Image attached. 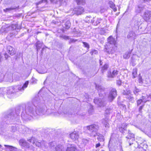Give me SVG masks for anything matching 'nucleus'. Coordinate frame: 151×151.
Segmentation results:
<instances>
[{
  "label": "nucleus",
  "instance_id": "1",
  "mask_svg": "<svg viewBox=\"0 0 151 151\" xmlns=\"http://www.w3.org/2000/svg\"><path fill=\"white\" fill-rule=\"evenodd\" d=\"M33 104H28L26 106L25 110H24L25 106H17L16 109V113L12 110L9 111L4 114L3 120L7 121L6 123L14 122L18 119L20 113V109H22L21 114L22 117L23 119H30V117H33L37 115L45 114L47 111V108L45 105L40 103V99L38 98H35L33 101Z\"/></svg>",
  "mask_w": 151,
  "mask_h": 151
},
{
  "label": "nucleus",
  "instance_id": "2",
  "mask_svg": "<svg viewBox=\"0 0 151 151\" xmlns=\"http://www.w3.org/2000/svg\"><path fill=\"white\" fill-rule=\"evenodd\" d=\"M96 88L99 91V96L101 98H95L94 100V103L99 107L104 106L106 103V101L104 98L106 93L105 88L98 84H96Z\"/></svg>",
  "mask_w": 151,
  "mask_h": 151
},
{
  "label": "nucleus",
  "instance_id": "3",
  "mask_svg": "<svg viewBox=\"0 0 151 151\" xmlns=\"http://www.w3.org/2000/svg\"><path fill=\"white\" fill-rule=\"evenodd\" d=\"M29 84L28 81H26L23 86L18 85L9 87L7 88V97L9 98H12L19 91H22L27 88Z\"/></svg>",
  "mask_w": 151,
  "mask_h": 151
},
{
  "label": "nucleus",
  "instance_id": "4",
  "mask_svg": "<svg viewBox=\"0 0 151 151\" xmlns=\"http://www.w3.org/2000/svg\"><path fill=\"white\" fill-rule=\"evenodd\" d=\"M86 128L90 132L91 136L95 137L98 134L99 126L98 125L93 124L87 126Z\"/></svg>",
  "mask_w": 151,
  "mask_h": 151
},
{
  "label": "nucleus",
  "instance_id": "5",
  "mask_svg": "<svg viewBox=\"0 0 151 151\" xmlns=\"http://www.w3.org/2000/svg\"><path fill=\"white\" fill-rule=\"evenodd\" d=\"M117 91L115 88H112L110 91L108 96V100L111 102L116 96Z\"/></svg>",
  "mask_w": 151,
  "mask_h": 151
},
{
  "label": "nucleus",
  "instance_id": "6",
  "mask_svg": "<svg viewBox=\"0 0 151 151\" xmlns=\"http://www.w3.org/2000/svg\"><path fill=\"white\" fill-rule=\"evenodd\" d=\"M18 129L19 132L23 134H30L32 132V130L29 129L28 128L22 125L19 126Z\"/></svg>",
  "mask_w": 151,
  "mask_h": 151
},
{
  "label": "nucleus",
  "instance_id": "7",
  "mask_svg": "<svg viewBox=\"0 0 151 151\" xmlns=\"http://www.w3.org/2000/svg\"><path fill=\"white\" fill-rule=\"evenodd\" d=\"M136 37V34L134 32L132 31L129 32L127 37V39L130 42L134 40Z\"/></svg>",
  "mask_w": 151,
  "mask_h": 151
},
{
  "label": "nucleus",
  "instance_id": "8",
  "mask_svg": "<svg viewBox=\"0 0 151 151\" xmlns=\"http://www.w3.org/2000/svg\"><path fill=\"white\" fill-rule=\"evenodd\" d=\"M116 45H109L105 48V50L109 54L114 53L117 50Z\"/></svg>",
  "mask_w": 151,
  "mask_h": 151
},
{
  "label": "nucleus",
  "instance_id": "9",
  "mask_svg": "<svg viewBox=\"0 0 151 151\" xmlns=\"http://www.w3.org/2000/svg\"><path fill=\"white\" fill-rule=\"evenodd\" d=\"M28 142L33 144L34 146L39 147L41 146V142L37 141L34 137H32L31 139H28Z\"/></svg>",
  "mask_w": 151,
  "mask_h": 151
},
{
  "label": "nucleus",
  "instance_id": "10",
  "mask_svg": "<svg viewBox=\"0 0 151 151\" xmlns=\"http://www.w3.org/2000/svg\"><path fill=\"white\" fill-rule=\"evenodd\" d=\"M19 145L24 147L27 148H30L33 149L32 147H31L29 146V144L25 140L22 139L19 140Z\"/></svg>",
  "mask_w": 151,
  "mask_h": 151
},
{
  "label": "nucleus",
  "instance_id": "11",
  "mask_svg": "<svg viewBox=\"0 0 151 151\" xmlns=\"http://www.w3.org/2000/svg\"><path fill=\"white\" fill-rule=\"evenodd\" d=\"M144 19L146 21H148L151 18V11L147 10L144 13L142 16Z\"/></svg>",
  "mask_w": 151,
  "mask_h": 151
},
{
  "label": "nucleus",
  "instance_id": "12",
  "mask_svg": "<svg viewBox=\"0 0 151 151\" xmlns=\"http://www.w3.org/2000/svg\"><path fill=\"white\" fill-rule=\"evenodd\" d=\"M119 72V71L117 69H115L113 70L112 73L111 72H108V74L107 76L108 78H113L115 76L117 75Z\"/></svg>",
  "mask_w": 151,
  "mask_h": 151
},
{
  "label": "nucleus",
  "instance_id": "13",
  "mask_svg": "<svg viewBox=\"0 0 151 151\" xmlns=\"http://www.w3.org/2000/svg\"><path fill=\"white\" fill-rule=\"evenodd\" d=\"M102 19L100 18L94 17L91 21V22L93 25L95 26H96L100 24Z\"/></svg>",
  "mask_w": 151,
  "mask_h": 151
},
{
  "label": "nucleus",
  "instance_id": "14",
  "mask_svg": "<svg viewBox=\"0 0 151 151\" xmlns=\"http://www.w3.org/2000/svg\"><path fill=\"white\" fill-rule=\"evenodd\" d=\"M128 124L126 123H124L121 124L120 127H119V131L123 134L124 133V131H127V127Z\"/></svg>",
  "mask_w": 151,
  "mask_h": 151
},
{
  "label": "nucleus",
  "instance_id": "15",
  "mask_svg": "<svg viewBox=\"0 0 151 151\" xmlns=\"http://www.w3.org/2000/svg\"><path fill=\"white\" fill-rule=\"evenodd\" d=\"M70 138L73 140H75L78 139L79 135L78 133L76 132H74L70 134Z\"/></svg>",
  "mask_w": 151,
  "mask_h": 151
},
{
  "label": "nucleus",
  "instance_id": "16",
  "mask_svg": "<svg viewBox=\"0 0 151 151\" xmlns=\"http://www.w3.org/2000/svg\"><path fill=\"white\" fill-rule=\"evenodd\" d=\"M108 42L111 46L116 45V41L112 36H110L108 38Z\"/></svg>",
  "mask_w": 151,
  "mask_h": 151
},
{
  "label": "nucleus",
  "instance_id": "17",
  "mask_svg": "<svg viewBox=\"0 0 151 151\" xmlns=\"http://www.w3.org/2000/svg\"><path fill=\"white\" fill-rule=\"evenodd\" d=\"M7 52L11 55H13L15 53L14 48L10 46L7 47Z\"/></svg>",
  "mask_w": 151,
  "mask_h": 151
},
{
  "label": "nucleus",
  "instance_id": "18",
  "mask_svg": "<svg viewBox=\"0 0 151 151\" xmlns=\"http://www.w3.org/2000/svg\"><path fill=\"white\" fill-rule=\"evenodd\" d=\"M135 21L134 23V26L138 27L141 24V19L140 17L137 18L135 17Z\"/></svg>",
  "mask_w": 151,
  "mask_h": 151
},
{
  "label": "nucleus",
  "instance_id": "19",
  "mask_svg": "<svg viewBox=\"0 0 151 151\" xmlns=\"http://www.w3.org/2000/svg\"><path fill=\"white\" fill-rule=\"evenodd\" d=\"M144 9V6L141 4L137 5L135 7V11L136 12L139 13L142 11Z\"/></svg>",
  "mask_w": 151,
  "mask_h": 151
},
{
  "label": "nucleus",
  "instance_id": "20",
  "mask_svg": "<svg viewBox=\"0 0 151 151\" xmlns=\"http://www.w3.org/2000/svg\"><path fill=\"white\" fill-rule=\"evenodd\" d=\"M75 11L77 15L81 14L84 12V9L83 7H79L77 9H75Z\"/></svg>",
  "mask_w": 151,
  "mask_h": 151
},
{
  "label": "nucleus",
  "instance_id": "21",
  "mask_svg": "<svg viewBox=\"0 0 151 151\" xmlns=\"http://www.w3.org/2000/svg\"><path fill=\"white\" fill-rule=\"evenodd\" d=\"M55 150L56 151H65L66 148L62 145H59L56 147Z\"/></svg>",
  "mask_w": 151,
  "mask_h": 151
},
{
  "label": "nucleus",
  "instance_id": "22",
  "mask_svg": "<svg viewBox=\"0 0 151 151\" xmlns=\"http://www.w3.org/2000/svg\"><path fill=\"white\" fill-rule=\"evenodd\" d=\"M36 46L37 51H38L42 46V43L40 41H37L36 43Z\"/></svg>",
  "mask_w": 151,
  "mask_h": 151
},
{
  "label": "nucleus",
  "instance_id": "23",
  "mask_svg": "<svg viewBox=\"0 0 151 151\" xmlns=\"http://www.w3.org/2000/svg\"><path fill=\"white\" fill-rule=\"evenodd\" d=\"M77 150L76 147L74 146H71L68 147L65 150V151H76Z\"/></svg>",
  "mask_w": 151,
  "mask_h": 151
},
{
  "label": "nucleus",
  "instance_id": "24",
  "mask_svg": "<svg viewBox=\"0 0 151 151\" xmlns=\"http://www.w3.org/2000/svg\"><path fill=\"white\" fill-rule=\"evenodd\" d=\"M109 5L110 7L112 9L114 12L116 11L117 9L116 8L114 4L112 2H110Z\"/></svg>",
  "mask_w": 151,
  "mask_h": 151
},
{
  "label": "nucleus",
  "instance_id": "25",
  "mask_svg": "<svg viewBox=\"0 0 151 151\" xmlns=\"http://www.w3.org/2000/svg\"><path fill=\"white\" fill-rule=\"evenodd\" d=\"M131 52H127L123 55V58L126 59H128L130 56Z\"/></svg>",
  "mask_w": 151,
  "mask_h": 151
},
{
  "label": "nucleus",
  "instance_id": "26",
  "mask_svg": "<svg viewBox=\"0 0 151 151\" xmlns=\"http://www.w3.org/2000/svg\"><path fill=\"white\" fill-rule=\"evenodd\" d=\"M76 1L78 5H83L86 3L85 0H76Z\"/></svg>",
  "mask_w": 151,
  "mask_h": 151
},
{
  "label": "nucleus",
  "instance_id": "27",
  "mask_svg": "<svg viewBox=\"0 0 151 151\" xmlns=\"http://www.w3.org/2000/svg\"><path fill=\"white\" fill-rule=\"evenodd\" d=\"M89 140L87 139H83L82 140L81 142V144L82 145V146H85L88 143Z\"/></svg>",
  "mask_w": 151,
  "mask_h": 151
},
{
  "label": "nucleus",
  "instance_id": "28",
  "mask_svg": "<svg viewBox=\"0 0 151 151\" xmlns=\"http://www.w3.org/2000/svg\"><path fill=\"white\" fill-rule=\"evenodd\" d=\"M98 133L96 135V136H97V139L98 140L100 141H104V138L103 136L101 134H99V135L98 134Z\"/></svg>",
  "mask_w": 151,
  "mask_h": 151
},
{
  "label": "nucleus",
  "instance_id": "29",
  "mask_svg": "<svg viewBox=\"0 0 151 151\" xmlns=\"http://www.w3.org/2000/svg\"><path fill=\"white\" fill-rule=\"evenodd\" d=\"M131 91L130 90H124L122 93L123 95L125 96H129L131 93Z\"/></svg>",
  "mask_w": 151,
  "mask_h": 151
},
{
  "label": "nucleus",
  "instance_id": "30",
  "mask_svg": "<svg viewBox=\"0 0 151 151\" xmlns=\"http://www.w3.org/2000/svg\"><path fill=\"white\" fill-rule=\"evenodd\" d=\"M137 69L136 68L134 69L133 70L132 74L133 75V78H134L137 77Z\"/></svg>",
  "mask_w": 151,
  "mask_h": 151
},
{
  "label": "nucleus",
  "instance_id": "31",
  "mask_svg": "<svg viewBox=\"0 0 151 151\" xmlns=\"http://www.w3.org/2000/svg\"><path fill=\"white\" fill-rule=\"evenodd\" d=\"M65 29H69L70 26V23L69 21H67L65 23Z\"/></svg>",
  "mask_w": 151,
  "mask_h": 151
},
{
  "label": "nucleus",
  "instance_id": "32",
  "mask_svg": "<svg viewBox=\"0 0 151 151\" xmlns=\"http://www.w3.org/2000/svg\"><path fill=\"white\" fill-rule=\"evenodd\" d=\"M108 65L107 64H105L102 67L101 71L103 73L105 71L107 70L108 68Z\"/></svg>",
  "mask_w": 151,
  "mask_h": 151
},
{
  "label": "nucleus",
  "instance_id": "33",
  "mask_svg": "<svg viewBox=\"0 0 151 151\" xmlns=\"http://www.w3.org/2000/svg\"><path fill=\"white\" fill-rule=\"evenodd\" d=\"M128 134L129 136L130 137V138H129V137H127L126 138L128 139H131L132 138H134V135L132 133L131 131L129 130H128Z\"/></svg>",
  "mask_w": 151,
  "mask_h": 151
},
{
  "label": "nucleus",
  "instance_id": "34",
  "mask_svg": "<svg viewBox=\"0 0 151 151\" xmlns=\"http://www.w3.org/2000/svg\"><path fill=\"white\" fill-rule=\"evenodd\" d=\"M17 8V7H11L10 8H6L5 9H4V11L5 12H7L10 11L12 10L15 9Z\"/></svg>",
  "mask_w": 151,
  "mask_h": 151
},
{
  "label": "nucleus",
  "instance_id": "35",
  "mask_svg": "<svg viewBox=\"0 0 151 151\" xmlns=\"http://www.w3.org/2000/svg\"><path fill=\"white\" fill-rule=\"evenodd\" d=\"M140 91V90L137 88L136 87H135L133 91L134 93L136 96L138 95V93Z\"/></svg>",
  "mask_w": 151,
  "mask_h": 151
},
{
  "label": "nucleus",
  "instance_id": "36",
  "mask_svg": "<svg viewBox=\"0 0 151 151\" xmlns=\"http://www.w3.org/2000/svg\"><path fill=\"white\" fill-rule=\"evenodd\" d=\"M7 81L12 82L13 81V77L12 75L11 74H10L8 76V79H7L6 80Z\"/></svg>",
  "mask_w": 151,
  "mask_h": 151
},
{
  "label": "nucleus",
  "instance_id": "37",
  "mask_svg": "<svg viewBox=\"0 0 151 151\" xmlns=\"http://www.w3.org/2000/svg\"><path fill=\"white\" fill-rule=\"evenodd\" d=\"M38 72L41 74L45 73L47 72V70L45 68H43L42 70L39 69L38 71Z\"/></svg>",
  "mask_w": 151,
  "mask_h": 151
},
{
  "label": "nucleus",
  "instance_id": "38",
  "mask_svg": "<svg viewBox=\"0 0 151 151\" xmlns=\"http://www.w3.org/2000/svg\"><path fill=\"white\" fill-rule=\"evenodd\" d=\"M17 28V26L16 25L13 24L11 26H10L9 27L8 29H11L12 30H14V29H15Z\"/></svg>",
  "mask_w": 151,
  "mask_h": 151
},
{
  "label": "nucleus",
  "instance_id": "39",
  "mask_svg": "<svg viewBox=\"0 0 151 151\" xmlns=\"http://www.w3.org/2000/svg\"><path fill=\"white\" fill-rule=\"evenodd\" d=\"M4 146L6 147L7 148L11 150H12L14 149V147L12 146L4 145Z\"/></svg>",
  "mask_w": 151,
  "mask_h": 151
},
{
  "label": "nucleus",
  "instance_id": "40",
  "mask_svg": "<svg viewBox=\"0 0 151 151\" xmlns=\"http://www.w3.org/2000/svg\"><path fill=\"white\" fill-rule=\"evenodd\" d=\"M60 37L65 40H68L69 39L68 36L64 35H61L60 36Z\"/></svg>",
  "mask_w": 151,
  "mask_h": 151
},
{
  "label": "nucleus",
  "instance_id": "41",
  "mask_svg": "<svg viewBox=\"0 0 151 151\" xmlns=\"http://www.w3.org/2000/svg\"><path fill=\"white\" fill-rule=\"evenodd\" d=\"M91 16H87L86 18V22L88 23L91 22V21L92 19H91Z\"/></svg>",
  "mask_w": 151,
  "mask_h": 151
},
{
  "label": "nucleus",
  "instance_id": "42",
  "mask_svg": "<svg viewBox=\"0 0 151 151\" xmlns=\"http://www.w3.org/2000/svg\"><path fill=\"white\" fill-rule=\"evenodd\" d=\"M112 111L111 109L110 108H108L106 109L105 111V113L107 114H109Z\"/></svg>",
  "mask_w": 151,
  "mask_h": 151
},
{
  "label": "nucleus",
  "instance_id": "43",
  "mask_svg": "<svg viewBox=\"0 0 151 151\" xmlns=\"http://www.w3.org/2000/svg\"><path fill=\"white\" fill-rule=\"evenodd\" d=\"M11 131L15 132L17 130V129L16 126H12L11 127Z\"/></svg>",
  "mask_w": 151,
  "mask_h": 151
},
{
  "label": "nucleus",
  "instance_id": "44",
  "mask_svg": "<svg viewBox=\"0 0 151 151\" xmlns=\"http://www.w3.org/2000/svg\"><path fill=\"white\" fill-rule=\"evenodd\" d=\"M94 112V111L93 108V107L92 106H91V108L88 111V112L89 114H92Z\"/></svg>",
  "mask_w": 151,
  "mask_h": 151
},
{
  "label": "nucleus",
  "instance_id": "45",
  "mask_svg": "<svg viewBox=\"0 0 151 151\" xmlns=\"http://www.w3.org/2000/svg\"><path fill=\"white\" fill-rule=\"evenodd\" d=\"M4 76L3 74H0V83L4 81Z\"/></svg>",
  "mask_w": 151,
  "mask_h": 151
},
{
  "label": "nucleus",
  "instance_id": "46",
  "mask_svg": "<svg viewBox=\"0 0 151 151\" xmlns=\"http://www.w3.org/2000/svg\"><path fill=\"white\" fill-rule=\"evenodd\" d=\"M55 142H52L50 143L49 144V146L50 147L52 148L54 147L55 146Z\"/></svg>",
  "mask_w": 151,
  "mask_h": 151
},
{
  "label": "nucleus",
  "instance_id": "47",
  "mask_svg": "<svg viewBox=\"0 0 151 151\" xmlns=\"http://www.w3.org/2000/svg\"><path fill=\"white\" fill-rule=\"evenodd\" d=\"M8 28H4V27H2L0 29V31L1 32H4L5 33H6L7 32L6 30Z\"/></svg>",
  "mask_w": 151,
  "mask_h": 151
},
{
  "label": "nucleus",
  "instance_id": "48",
  "mask_svg": "<svg viewBox=\"0 0 151 151\" xmlns=\"http://www.w3.org/2000/svg\"><path fill=\"white\" fill-rule=\"evenodd\" d=\"M83 43L85 47H86L88 49L89 48V45L88 43L84 42H83Z\"/></svg>",
  "mask_w": 151,
  "mask_h": 151
},
{
  "label": "nucleus",
  "instance_id": "49",
  "mask_svg": "<svg viewBox=\"0 0 151 151\" xmlns=\"http://www.w3.org/2000/svg\"><path fill=\"white\" fill-rule=\"evenodd\" d=\"M143 101L142 99H139L137 101V105H140Z\"/></svg>",
  "mask_w": 151,
  "mask_h": 151
},
{
  "label": "nucleus",
  "instance_id": "50",
  "mask_svg": "<svg viewBox=\"0 0 151 151\" xmlns=\"http://www.w3.org/2000/svg\"><path fill=\"white\" fill-rule=\"evenodd\" d=\"M47 1V0H42L37 3V5H39L43 3H45Z\"/></svg>",
  "mask_w": 151,
  "mask_h": 151
},
{
  "label": "nucleus",
  "instance_id": "51",
  "mask_svg": "<svg viewBox=\"0 0 151 151\" xmlns=\"http://www.w3.org/2000/svg\"><path fill=\"white\" fill-rule=\"evenodd\" d=\"M101 121L102 123L103 124H104L107 122V119L106 118L105 119H103Z\"/></svg>",
  "mask_w": 151,
  "mask_h": 151
},
{
  "label": "nucleus",
  "instance_id": "52",
  "mask_svg": "<svg viewBox=\"0 0 151 151\" xmlns=\"http://www.w3.org/2000/svg\"><path fill=\"white\" fill-rule=\"evenodd\" d=\"M76 41V40H74V39H70V40H69V42L70 43L74 42Z\"/></svg>",
  "mask_w": 151,
  "mask_h": 151
},
{
  "label": "nucleus",
  "instance_id": "53",
  "mask_svg": "<svg viewBox=\"0 0 151 151\" xmlns=\"http://www.w3.org/2000/svg\"><path fill=\"white\" fill-rule=\"evenodd\" d=\"M116 83L119 86L121 85V81L120 80H119L116 81Z\"/></svg>",
  "mask_w": 151,
  "mask_h": 151
},
{
  "label": "nucleus",
  "instance_id": "54",
  "mask_svg": "<svg viewBox=\"0 0 151 151\" xmlns=\"http://www.w3.org/2000/svg\"><path fill=\"white\" fill-rule=\"evenodd\" d=\"M142 3H145L149 2L151 1V0H140Z\"/></svg>",
  "mask_w": 151,
  "mask_h": 151
},
{
  "label": "nucleus",
  "instance_id": "55",
  "mask_svg": "<svg viewBox=\"0 0 151 151\" xmlns=\"http://www.w3.org/2000/svg\"><path fill=\"white\" fill-rule=\"evenodd\" d=\"M60 4H63L66 2V0H58Z\"/></svg>",
  "mask_w": 151,
  "mask_h": 151
},
{
  "label": "nucleus",
  "instance_id": "56",
  "mask_svg": "<svg viewBox=\"0 0 151 151\" xmlns=\"http://www.w3.org/2000/svg\"><path fill=\"white\" fill-rule=\"evenodd\" d=\"M97 53V51L95 50H93L91 52V55H93V54H96V53Z\"/></svg>",
  "mask_w": 151,
  "mask_h": 151
},
{
  "label": "nucleus",
  "instance_id": "57",
  "mask_svg": "<svg viewBox=\"0 0 151 151\" xmlns=\"http://www.w3.org/2000/svg\"><path fill=\"white\" fill-rule=\"evenodd\" d=\"M106 128H108L109 127V124L108 122L104 124Z\"/></svg>",
  "mask_w": 151,
  "mask_h": 151
},
{
  "label": "nucleus",
  "instance_id": "58",
  "mask_svg": "<svg viewBox=\"0 0 151 151\" xmlns=\"http://www.w3.org/2000/svg\"><path fill=\"white\" fill-rule=\"evenodd\" d=\"M128 99L129 101H132L133 100L134 98L133 97L129 96L128 97Z\"/></svg>",
  "mask_w": 151,
  "mask_h": 151
},
{
  "label": "nucleus",
  "instance_id": "59",
  "mask_svg": "<svg viewBox=\"0 0 151 151\" xmlns=\"http://www.w3.org/2000/svg\"><path fill=\"white\" fill-rule=\"evenodd\" d=\"M5 58L6 59H7L9 57L8 55L6 54L5 53L4 55Z\"/></svg>",
  "mask_w": 151,
  "mask_h": 151
},
{
  "label": "nucleus",
  "instance_id": "60",
  "mask_svg": "<svg viewBox=\"0 0 151 151\" xmlns=\"http://www.w3.org/2000/svg\"><path fill=\"white\" fill-rule=\"evenodd\" d=\"M100 146V143H98V144H97L96 145V148H97V147H99V146Z\"/></svg>",
  "mask_w": 151,
  "mask_h": 151
},
{
  "label": "nucleus",
  "instance_id": "61",
  "mask_svg": "<svg viewBox=\"0 0 151 151\" xmlns=\"http://www.w3.org/2000/svg\"><path fill=\"white\" fill-rule=\"evenodd\" d=\"M143 107V106H140L139 108V111H140L142 109Z\"/></svg>",
  "mask_w": 151,
  "mask_h": 151
},
{
  "label": "nucleus",
  "instance_id": "62",
  "mask_svg": "<svg viewBox=\"0 0 151 151\" xmlns=\"http://www.w3.org/2000/svg\"><path fill=\"white\" fill-rule=\"evenodd\" d=\"M140 150L141 151H146L145 150L143 149L142 148H140Z\"/></svg>",
  "mask_w": 151,
  "mask_h": 151
},
{
  "label": "nucleus",
  "instance_id": "63",
  "mask_svg": "<svg viewBox=\"0 0 151 151\" xmlns=\"http://www.w3.org/2000/svg\"><path fill=\"white\" fill-rule=\"evenodd\" d=\"M139 83H141V82H142V79H141V78H139Z\"/></svg>",
  "mask_w": 151,
  "mask_h": 151
},
{
  "label": "nucleus",
  "instance_id": "64",
  "mask_svg": "<svg viewBox=\"0 0 151 151\" xmlns=\"http://www.w3.org/2000/svg\"><path fill=\"white\" fill-rule=\"evenodd\" d=\"M50 1H57V2H58L59 1V0H50Z\"/></svg>",
  "mask_w": 151,
  "mask_h": 151
}]
</instances>
